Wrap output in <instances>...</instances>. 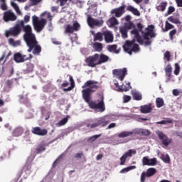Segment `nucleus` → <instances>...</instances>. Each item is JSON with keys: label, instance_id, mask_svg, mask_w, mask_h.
Returning a JSON list of instances; mask_svg holds the SVG:
<instances>
[{"label": "nucleus", "instance_id": "1", "mask_svg": "<svg viewBox=\"0 0 182 182\" xmlns=\"http://www.w3.org/2000/svg\"><path fill=\"white\" fill-rule=\"evenodd\" d=\"M82 89H83L82 90V98L86 103H88L90 109L99 110V112H105L106 110L105 97L103 95L101 96V100L98 103L96 101H90L92 100V94L95 93L97 89H100L99 82L92 80H87L82 86Z\"/></svg>", "mask_w": 182, "mask_h": 182}, {"label": "nucleus", "instance_id": "2", "mask_svg": "<svg viewBox=\"0 0 182 182\" xmlns=\"http://www.w3.org/2000/svg\"><path fill=\"white\" fill-rule=\"evenodd\" d=\"M137 28L139 29V32L141 33L142 38L144 39V45L145 46H150L151 43H153V41L151 39H153V38H156V34L154 33V25H149L147 28H145L144 31H143V24L141 23H138L136 24Z\"/></svg>", "mask_w": 182, "mask_h": 182}, {"label": "nucleus", "instance_id": "3", "mask_svg": "<svg viewBox=\"0 0 182 182\" xmlns=\"http://www.w3.org/2000/svg\"><path fill=\"white\" fill-rule=\"evenodd\" d=\"M124 50L132 55L133 52L137 53L140 51V47L139 44H136V40L133 39L132 41H127L125 44L123 46Z\"/></svg>", "mask_w": 182, "mask_h": 182}, {"label": "nucleus", "instance_id": "4", "mask_svg": "<svg viewBox=\"0 0 182 182\" xmlns=\"http://www.w3.org/2000/svg\"><path fill=\"white\" fill-rule=\"evenodd\" d=\"M32 22L35 31H36V32H42V31H43V28H45L46 23H48V21L46 18L39 19V17L33 16Z\"/></svg>", "mask_w": 182, "mask_h": 182}, {"label": "nucleus", "instance_id": "5", "mask_svg": "<svg viewBox=\"0 0 182 182\" xmlns=\"http://www.w3.org/2000/svg\"><path fill=\"white\" fill-rule=\"evenodd\" d=\"M21 32H22V28L21 26V21H19L14 27L6 31L5 35L6 38H9V36L16 38L21 35Z\"/></svg>", "mask_w": 182, "mask_h": 182}, {"label": "nucleus", "instance_id": "6", "mask_svg": "<svg viewBox=\"0 0 182 182\" xmlns=\"http://www.w3.org/2000/svg\"><path fill=\"white\" fill-rule=\"evenodd\" d=\"M109 124V121H107L105 118H99L95 119V122L92 124H87V127H90V129H95L96 127H106Z\"/></svg>", "mask_w": 182, "mask_h": 182}, {"label": "nucleus", "instance_id": "7", "mask_svg": "<svg viewBox=\"0 0 182 182\" xmlns=\"http://www.w3.org/2000/svg\"><path fill=\"white\" fill-rule=\"evenodd\" d=\"M99 60V54L96 53L94 55L89 56L85 58V63L87 64V66L90 68H96V66L99 65L97 62Z\"/></svg>", "mask_w": 182, "mask_h": 182}, {"label": "nucleus", "instance_id": "8", "mask_svg": "<svg viewBox=\"0 0 182 182\" xmlns=\"http://www.w3.org/2000/svg\"><path fill=\"white\" fill-rule=\"evenodd\" d=\"M114 76L118 77L121 81H123L126 75H127V68H124L122 69H114L112 70Z\"/></svg>", "mask_w": 182, "mask_h": 182}, {"label": "nucleus", "instance_id": "9", "mask_svg": "<svg viewBox=\"0 0 182 182\" xmlns=\"http://www.w3.org/2000/svg\"><path fill=\"white\" fill-rule=\"evenodd\" d=\"M23 39L28 48L35 45L36 42H38V41H36V36L33 33L23 35Z\"/></svg>", "mask_w": 182, "mask_h": 182}, {"label": "nucleus", "instance_id": "10", "mask_svg": "<svg viewBox=\"0 0 182 182\" xmlns=\"http://www.w3.org/2000/svg\"><path fill=\"white\" fill-rule=\"evenodd\" d=\"M157 173V169L155 168H149L146 172H142L141 174V182L146 181V177H153Z\"/></svg>", "mask_w": 182, "mask_h": 182}, {"label": "nucleus", "instance_id": "11", "mask_svg": "<svg viewBox=\"0 0 182 182\" xmlns=\"http://www.w3.org/2000/svg\"><path fill=\"white\" fill-rule=\"evenodd\" d=\"M80 29V24L77 21H75L73 26L68 24L65 26V33H73V32H77Z\"/></svg>", "mask_w": 182, "mask_h": 182}, {"label": "nucleus", "instance_id": "12", "mask_svg": "<svg viewBox=\"0 0 182 182\" xmlns=\"http://www.w3.org/2000/svg\"><path fill=\"white\" fill-rule=\"evenodd\" d=\"M156 134L159 136V139L161 140L162 144L166 147L171 144V141H173L171 139L167 137V135L164 134L162 132L158 131Z\"/></svg>", "mask_w": 182, "mask_h": 182}, {"label": "nucleus", "instance_id": "13", "mask_svg": "<svg viewBox=\"0 0 182 182\" xmlns=\"http://www.w3.org/2000/svg\"><path fill=\"white\" fill-rule=\"evenodd\" d=\"M16 19V15L11 11L9 10L4 13L3 21L4 22H14Z\"/></svg>", "mask_w": 182, "mask_h": 182}, {"label": "nucleus", "instance_id": "14", "mask_svg": "<svg viewBox=\"0 0 182 182\" xmlns=\"http://www.w3.org/2000/svg\"><path fill=\"white\" fill-rule=\"evenodd\" d=\"M31 51H33V53L36 56H39V55H41V52H42V47H41V45H38V41H36L33 46H30L28 47V52L31 53Z\"/></svg>", "mask_w": 182, "mask_h": 182}, {"label": "nucleus", "instance_id": "15", "mask_svg": "<svg viewBox=\"0 0 182 182\" xmlns=\"http://www.w3.org/2000/svg\"><path fill=\"white\" fill-rule=\"evenodd\" d=\"M137 151L136 149H129L128 151L125 152L119 159L120 160V166H124V163H126V160H127V157H132L133 154H136Z\"/></svg>", "mask_w": 182, "mask_h": 182}, {"label": "nucleus", "instance_id": "16", "mask_svg": "<svg viewBox=\"0 0 182 182\" xmlns=\"http://www.w3.org/2000/svg\"><path fill=\"white\" fill-rule=\"evenodd\" d=\"M140 30L139 28H134L133 30L131 31V34L134 35V39L136 41L139 45H144V41L141 38V36H140Z\"/></svg>", "mask_w": 182, "mask_h": 182}, {"label": "nucleus", "instance_id": "17", "mask_svg": "<svg viewBox=\"0 0 182 182\" xmlns=\"http://www.w3.org/2000/svg\"><path fill=\"white\" fill-rule=\"evenodd\" d=\"M31 133L36 136H46V134H48V129H41L39 127H35L32 128Z\"/></svg>", "mask_w": 182, "mask_h": 182}, {"label": "nucleus", "instance_id": "18", "mask_svg": "<svg viewBox=\"0 0 182 182\" xmlns=\"http://www.w3.org/2000/svg\"><path fill=\"white\" fill-rule=\"evenodd\" d=\"M14 60L16 63H23V62L28 60V58H26V55H22L21 53H16L14 55Z\"/></svg>", "mask_w": 182, "mask_h": 182}, {"label": "nucleus", "instance_id": "19", "mask_svg": "<svg viewBox=\"0 0 182 182\" xmlns=\"http://www.w3.org/2000/svg\"><path fill=\"white\" fill-rule=\"evenodd\" d=\"M124 9H126V5H122L119 8L112 9L111 14H114L116 18H120V16L125 12Z\"/></svg>", "mask_w": 182, "mask_h": 182}, {"label": "nucleus", "instance_id": "20", "mask_svg": "<svg viewBox=\"0 0 182 182\" xmlns=\"http://www.w3.org/2000/svg\"><path fill=\"white\" fill-rule=\"evenodd\" d=\"M103 35L105 36V41L106 43H112V42H113L114 37L111 31H104Z\"/></svg>", "mask_w": 182, "mask_h": 182}, {"label": "nucleus", "instance_id": "21", "mask_svg": "<svg viewBox=\"0 0 182 182\" xmlns=\"http://www.w3.org/2000/svg\"><path fill=\"white\" fill-rule=\"evenodd\" d=\"M20 25L21 28H23V32L25 33L23 35H29L31 33H32V27L31 26H25V24H23V21H20Z\"/></svg>", "mask_w": 182, "mask_h": 182}, {"label": "nucleus", "instance_id": "22", "mask_svg": "<svg viewBox=\"0 0 182 182\" xmlns=\"http://www.w3.org/2000/svg\"><path fill=\"white\" fill-rule=\"evenodd\" d=\"M23 134V127H17L12 132V136L14 137H19V136H22Z\"/></svg>", "mask_w": 182, "mask_h": 182}, {"label": "nucleus", "instance_id": "23", "mask_svg": "<svg viewBox=\"0 0 182 182\" xmlns=\"http://www.w3.org/2000/svg\"><path fill=\"white\" fill-rule=\"evenodd\" d=\"M140 110L141 113L147 114L150 113L153 110V108L151 107V105L149 104L148 105L141 106Z\"/></svg>", "mask_w": 182, "mask_h": 182}, {"label": "nucleus", "instance_id": "24", "mask_svg": "<svg viewBox=\"0 0 182 182\" xmlns=\"http://www.w3.org/2000/svg\"><path fill=\"white\" fill-rule=\"evenodd\" d=\"M132 89V85L130 82H127L126 85H122L121 87H119L117 90V92H129Z\"/></svg>", "mask_w": 182, "mask_h": 182}, {"label": "nucleus", "instance_id": "25", "mask_svg": "<svg viewBox=\"0 0 182 182\" xmlns=\"http://www.w3.org/2000/svg\"><path fill=\"white\" fill-rule=\"evenodd\" d=\"M92 35H94V42H97V41H98L99 42H102L103 41L104 34L101 32L95 33V31H92Z\"/></svg>", "mask_w": 182, "mask_h": 182}, {"label": "nucleus", "instance_id": "26", "mask_svg": "<svg viewBox=\"0 0 182 182\" xmlns=\"http://www.w3.org/2000/svg\"><path fill=\"white\" fill-rule=\"evenodd\" d=\"M107 60H109V56L105 54H101V55H99V59L97 64L102 65V63H106Z\"/></svg>", "mask_w": 182, "mask_h": 182}, {"label": "nucleus", "instance_id": "27", "mask_svg": "<svg viewBox=\"0 0 182 182\" xmlns=\"http://www.w3.org/2000/svg\"><path fill=\"white\" fill-rule=\"evenodd\" d=\"M45 150H46V145L45 144H40L36 148V154H41V153H43Z\"/></svg>", "mask_w": 182, "mask_h": 182}, {"label": "nucleus", "instance_id": "28", "mask_svg": "<svg viewBox=\"0 0 182 182\" xmlns=\"http://www.w3.org/2000/svg\"><path fill=\"white\" fill-rule=\"evenodd\" d=\"M119 32L122 35V38H123V39H127V32H129V31L127 30V27L126 26H121L119 27Z\"/></svg>", "mask_w": 182, "mask_h": 182}, {"label": "nucleus", "instance_id": "29", "mask_svg": "<svg viewBox=\"0 0 182 182\" xmlns=\"http://www.w3.org/2000/svg\"><path fill=\"white\" fill-rule=\"evenodd\" d=\"M130 136H133V132L124 131L118 134V137L119 139H124V137H130Z\"/></svg>", "mask_w": 182, "mask_h": 182}, {"label": "nucleus", "instance_id": "30", "mask_svg": "<svg viewBox=\"0 0 182 182\" xmlns=\"http://www.w3.org/2000/svg\"><path fill=\"white\" fill-rule=\"evenodd\" d=\"M127 11L132 12L134 15H136V16H140V11L132 6H128L127 7Z\"/></svg>", "mask_w": 182, "mask_h": 182}, {"label": "nucleus", "instance_id": "31", "mask_svg": "<svg viewBox=\"0 0 182 182\" xmlns=\"http://www.w3.org/2000/svg\"><path fill=\"white\" fill-rule=\"evenodd\" d=\"M107 49L109 52H114V53H119L120 50H117V45H109L107 47Z\"/></svg>", "mask_w": 182, "mask_h": 182}, {"label": "nucleus", "instance_id": "32", "mask_svg": "<svg viewBox=\"0 0 182 182\" xmlns=\"http://www.w3.org/2000/svg\"><path fill=\"white\" fill-rule=\"evenodd\" d=\"M18 102L20 103H28L29 102V98H28V95H24L23 93L18 95Z\"/></svg>", "mask_w": 182, "mask_h": 182}, {"label": "nucleus", "instance_id": "33", "mask_svg": "<svg viewBox=\"0 0 182 182\" xmlns=\"http://www.w3.org/2000/svg\"><path fill=\"white\" fill-rule=\"evenodd\" d=\"M93 49H95L96 52H102V50H103V44L96 42L93 44Z\"/></svg>", "mask_w": 182, "mask_h": 182}, {"label": "nucleus", "instance_id": "34", "mask_svg": "<svg viewBox=\"0 0 182 182\" xmlns=\"http://www.w3.org/2000/svg\"><path fill=\"white\" fill-rule=\"evenodd\" d=\"M167 7V1H164L156 7L157 11H160L161 12H164L166 11V8Z\"/></svg>", "mask_w": 182, "mask_h": 182}, {"label": "nucleus", "instance_id": "35", "mask_svg": "<svg viewBox=\"0 0 182 182\" xmlns=\"http://www.w3.org/2000/svg\"><path fill=\"white\" fill-rule=\"evenodd\" d=\"M171 72H173V68L171 64H168L165 68V73L168 77H171Z\"/></svg>", "mask_w": 182, "mask_h": 182}, {"label": "nucleus", "instance_id": "36", "mask_svg": "<svg viewBox=\"0 0 182 182\" xmlns=\"http://www.w3.org/2000/svg\"><path fill=\"white\" fill-rule=\"evenodd\" d=\"M108 23H109L110 26H116V25H119V21L116 17H112L108 20Z\"/></svg>", "mask_w": 182, "mask_h": 182}, {"label": "nucleus", "instance_id": "37", "mask_svg": "<svg viewBox=\"0 0 182 182\" xmlns=\"http://www.w3.org/2000/svg\"><path fill=\"white\" fill-rule=\"evenodd\" d=\"M95 19L92 18V16L87 15V22L90 28H93V26H95Z\"/></svg>", "mask_w": 182, "mask_h": 182}, {"label": "nucleus", "instance_id": "38", "mask_svg": "<svg viewBox=\"0 0 182 182\" xmlns=\"http://www.w3.org/2000/svg\"><path fill=\"white\" fill-rule=\"evenodd\" d=\"M156 107H163L164 106V100L163 98L158 97L156 100Z\"/></svg>", "mask_w": 182, "mask_h": 182}, {"label": "nucleus", "instance_id": "39", "mask_svg": "<svg viewBox=\"0 0 182 182\" xmlns=\"http://www.w3.org/2000/svg\"><path fill=\"white\" fill-rule=\"evenodd\" d=\"M9 45H11V46H20L21 41L18 40V41H15V40H14V38H9Z\"/></svg>", "mask_w": 182, "mask_h": 182}, {"label": "nucleus", "instance_id": "40", "mask_svg": "<svg viewBox=\"0 0 182 182\" xmlns=\"http://www.w3.org/2000/svg\"><path fill=\"white\" fill-rule=\"evenodd\" d=\"M132 96L134 100H141L143 99V97L141 96V94L138 92H132Z\"/></svg>", "mask_w": 182, "mask_h": 182}, {"label": "nucleus", "instance_id": "41", "mask_svg": "<svg viewBox=\"0 0 182 182\" xmlns=\"http://www.w3.org/2000/svg\"><path fill=\"white\" fill-rule=\"evenodd\" d=\"M99 137H102V134L90 136L87 139V141H89V143H93L94 141H96Z\"/></svg>", "mask_w": 182, "mask_h": 182}, {"label": "nucleus", "instance_id": "42", "mask_svg": "<svg viewBox=\"0 0 182 182\" xmlns=\"http://www.w3.org/2000/svg\"><path fill=\"white\" fill-rule=\"evenodd\" d=\"M0 9L1 11H6L8 9V6H6V0H0Z\"/></svg>", "mask_w": 182, "mask_h": 182}, {"label": "nucleus", "instance_id": "43", "mask_svg": "<svg viewBox=\"0 0 182 182\" xmlns=\"http://www.w3.org/2000/svg\"><path fill=\"white\" fill-rule=\"evenodd\" d=\"M168 21H169V22H172V23H175L176 25H178V23H181V22H180V20L178 18H173V16L168 17Z\"/></svg>", "mask_w": 182, "mask_h": 182}, {"label": "nucleus", "instance_id": "44", "mask_svg": "<svg viewBox=\"0 0 182 182\" xmlns=\"http://www.w3.org/2000/svg\"><path fill=\"white\" fill-rule=\"evenodd\" d=\"M133 168H136V166H132L129 167L124 168L119 171V173H121V174H124V173H129V171H130V170H133Z\"/></svg>", "mask_w": 182, "mask_h": 182}, {"label": "nucleus", "instance_id": "45", "mask_svg": "<svg viewBox=\"0 0 182 182\" xmlns=\"http://www.w3.org/2000/svg\"><path fill=\"white\" fill-rule=\"evenodd\" d=\"M171 123H173V119L168 118V119H166V120H162L156 122V124H168Z\"/></svg>", "mask_w": 182, "mask_h": 182}, {"label": "nucleus", "instance_id": "46", "mask_svg": "<svg viewBox=\"0 0 182 182\" xmlns=\"http://www.w3.org/2000/svg\"><path fill=\"white\" fill-rule=\"evenodd\" d=\"M161 160H163L164 163H166L168 164H170V156H168V154H166V155L162 154L161 156Z\"/></svg>", "mask_w": 182, "mask_h": 182}, {"label": "nucleus", "instance_id": "47", "mask_svg": "<svg viewBox=\"0 0 182 182\" xmlns=\"http://www.w3.org/2000/svg\"><path fill=\"white\" fill-rule=\"evenodd\" d=\"M41 16L44 18V19H48L49 21H52V14L49 12H44L42 14Z\"/></svg>", "mask_w": 182, "mask_h": 182}, {"label": "nucleus", "instance_id": "48", "mask_svg": "<svg viewBox=\"0 0 182 182\" xmlns=\"http://www.w3.org/2000/svg\"><path fill=\"white\" fill-rule=\"evenodd\" d=\"M177 35V30L173 29L169 32V38L171 41H174V36Z\"/></svg>", "mask_w": 182, "mask_h": 182}, {"label": "nucleus", "instance_id": "49", "mask_svg": "<svg viewBox=\"0 0 182 182\" xmlns=\"http://www.w3.org/2000/svg\"><path fill=\"white\" fill-rule=\"evenodd\" d=\"M173 28H174V26H173V24L168 23V21L166 22L165 32H167L170 31V29H173Z\"/></svg>", "mask_w": 182, "mask_h": 182}, {"label": "nucleus", "instance_id": "50", "mask_svg": "<svg viewBox=\"0 0 182 182\" xmlns=\"http://www.w3.org/2000/svg\"><path fill=\"white\" fill-rule=\"evenodd\" d=\"M11 5L12 7H14V9H15V11L17 13H20L21 12V10L19 9V6H18V4H16V3H15L14 1H11Z\"/></svg>", "mask_w": 182, "mask_h": 182}, {"label": "nucleus", "instance_id": "51", "mask_svg": "<svg viewBox=\"0 0 182 182\" xmlns=\"http://www.w3.org/2000/svg\"><path fill=\"white\" fill-rule=\"evenodd\" d=\"M175 11H176V9L174 8V6H170L168 9L167 14H166V16H167V15H171V14H173V12H175Z\"/></svg>", "mask_w": 182, "mask_h": 182}, {"label": "nucleus", "instance_id": "52", "mask_svg": "<svg viewBox=\"0 0 182 182\" xmlns=\"http://www.w3.org/2000/svg\"><path fill=\"white\" fill-rule=\"evenodd\" d=\"M157 159L156 158L149 159L148 166H156Z\"/></svg>", "mask_w": 182, "mask_h": 182}, {"label": "nucleus", "instance_id": "53", "mask_svg": "<svg viewBox=\"0 0 182 182\" xmlns=\"http://www.w3.org/2000/svg\"><path fill=\"white\" fill-rule=\"evenodd\" d=\"M68 120L69 119H68V117L63 118L58 122V126H65V124L68 123Z\"/></svg>", "mask_w": 182, "mask_h": 182}, {"label": "nucleus", "instance_id": "54", "mask_svg": "<svg viewBox=\"0 0 182 182\" xmlns=\"http://www.w3.org/2000/svg\"><path fill=\"white\" fill-rule=\"evenodd\" d=\"M104 21L103 20L95 19L94 23V26H103Z\"/></svg>", "mask_w": 182, "mask_h": 182}, {"label": "nucleus", "instance_id": "55", "mask_svg": "<svg viewBox=\"0 0 182 182\" xmlns=\"http://www.w3.org/2000/svg\"><path fill=\"white\" fill-rule=\"evenodd\" d=\"M21 21L23 22V25H25V23H28V22L31 21V14H28V15H26L23 18V20Z\"/></svg>", "mask_w": 182, "mask_h": 182}, {"label": "nucleus", "instance_id": "56", "mask_svg": "<svg viewBox=\"0 0 182 182\" xmlns=\"http://www.w3.org/2000/svg\"><path fill=\"white\" fill-rule=\"evenodd\" d=\"M72 0H57L58 4H60V6H65L68 5V1Z\"/></svg>", "mask_w": 182, "mask_h": 182}, {"label": "nucleus", "instance_id": "57", "mask_svg": "<svg viewBox=\"0 0 182 182\" xmlns=\"http://www.w3.org/2000/svg\"><path fill=\"white\" fill-rule=\"evenodd\" d=\"M180 73V65L178 63L175 64V70H174V75L176 76Z\"/></svg>", "mask_w": 182, "mask_h": 182}, {"label": "nucleus", "instance_id": "58", "mask_svg": "<svg viewBox=\"0 0 182 182\" xmlns=\"http://www.w3.org/2000/svg\"><path fill=\"white\" fill-rule=\"evenodd\" d=\"M164 58L166 59L167 62H170L171 59V55L170 54V51H166L164 53Z\"/></svg>", "mask_w": 182, "mask_h": 182}, {"label": "nucleus", "instance_id": "59", "mask_svg": "<svg viewBox=\"0 0 182 182\" xmlns=\"http://www.w3.org/2000/svg\"><path fill=\"white\" fill-rule=\"evenodd\" d=\"M149 157L144 156L142 159L143 166H149Z\"/></svg>", "mask_w": 182, "mask_h": 182}, {"label": "nucleus", "instance_id": "60", "mask_svg": "<svg viewBox=\"0 0 182 182\" xmlns=\"http://www.w3.org/2000/svg\"><path fill=\"white\" fill-rule=\"evenodd\" d=\"M123 99H124V103H128V102H130V100H132V97L129 95H124Z\"/></svg>", "mask_w": 182, "mask_h": 182}, {"label": "nucleus", "instance_id": "61", "mask_svg": "<svg viewBox=\"0 0 182 182\" xmlns=\"http://www.w3.org/2000/svg\"><path fill=\"white\" fill-rule=\"evenodd\" d=\"M74 87H75V82H70V86L67 89H64V90L65 92H69L72 90V89H73Z\"/></svg>", "mask_w": 182, "mask_h": 182}, {"label": "nucleus", "instance_id": "62", "mask_svg": "<svg viewBox=\"0 0 182 182\" xmlns=\"http://www.w3.org/2000/svg\"><path fill=\"white\" fill-rule=\"evenodd\" d=\"M27 66H28L27 70L28 72H33V68H34L33 64L30 63Z\"/></svg>", "mask_w": 182, "mask_h": 182}, {"label": "nucleus", "instance_id": "63", "mask_svg": "<svg viewBox=\"0 0 182 182\" xmlns=\"http://www.w3.org/2000/svg\"><path fill=\"white\" fill-rule=\"evenodd\" d=\"M31 2V5H38L39 2H42V0H30Z\"/></svg>", "mask_w": 182, "mask_h": 182}, {"label": "nucleus", "instance_id": "64", "mask_svg": "<svg viewBox=\"0 0 182 182\" xmlns=\"http://www.w3.org/2000/svg\"><path fill=\"white\" fill-rule=\"evenodd\" d=\"M178 8H182V0H175Z\"/></svg>", "mask_w": 182, "mask_h": 182}]
</instances>
